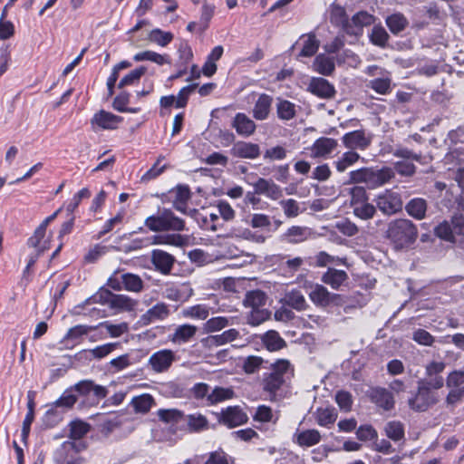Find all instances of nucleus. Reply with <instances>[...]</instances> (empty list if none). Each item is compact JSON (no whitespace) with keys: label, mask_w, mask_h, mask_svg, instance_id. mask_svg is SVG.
Listing matches in <instances>:
<instances>
[{"label":"nucleus","mask_w":464,"mask_h":464,"mask_svg":"<svg viewBox=\"0 0 464 464\" xmlns=\"http://www.w3.org/2000/svg\"><path fill=\"white\" fill-rule=\"evenodd\" d=\"M146 69L143 66L136 68L125 75L119 82L118 87L123 88L127 85L134 84L145 73Z\"/></svg>","instance_id":"obj_63"},{"label":"nucleus","mask_w":464,"mask_h":464,"mask_svg":"<svg viewBox=\"0 0 464 464\" xmlns=\"http://www.w3.org/2000/svg\"><path fill=\"white\" fill-rule=\"evenodd\" d=\"M276 113L280 120L289 121L295 117V105L287 100H278Z\"/></svg>","instance_id":"obj_37"},{"label":"nucleus","mask_w":464,"mask_h":464,"mask_svg":"<svg viewBox=\"0 0 464 464\" xmlns=\"http://www.w3.org/2000/svg\"><path fill=\"white\" fill-rule=\"evenodd\" d=\"M320 46V41L314 33L302 34L295 42L293 48L299 49V55L303 57L314 56Z\"/></svg>","instance_id":"obj_14"},{"label":"nucleus","mask_w":464,"mask_h":464,"mask_svg":"<svg viewBox=\"0 0 464 464\" xmlns=\"http://www.w3.org/2000/svg\"><path fill=\"white\" fill-rule=\"evenodd\" d=\"M265 360L260 356L249 355L243 360L242 369L246 374L257 372L262 367Z\"/></svg>","instance_id":"obj_49"},{"label":"nucleus","mask_w":464,"mask_h":464,"mask_svg":"<svg viewBox=\"0 0 464 464\" xmlns=\"http://www.w3.org/2000/svg\"><path fill=\"white\" fill-rule=\"evenodd\" d=\"M307 90L323 99L333 98L335 94L334 86L326 79L321 77H313L310 80Z\"/></svg>","instance_id":"obj_16"},{"label":"nucleus","mask_w":464,"mask_h":464,"mask_svg":"<svg viewBox=\"0 0 464 464\" xmlns=\"http://www.w3.org/2000/svg\"><path fill=\"white\" fill-rule=\"evenodd\" d=\"M120 346L121 343L119 342L108 343L102 345H99L93 349H90L89 353H91L92 359L101 360L114 352Z\"/></svg>","instance_id":"obj_47"},{"label":"nucleus","mask_w":464,"mask_h":464,"mask_svg":"<svg viewBox=\"0 0 464 464\" xmlns=\"http://www.w3.org/2000/svg\"><path fill=\"white\" fill-rule=\"evenodd\" d=\"M386 436L393 441L404 439V426L399 420H391L384 427Z\"/></svg>","instance_id":"obj_42"},{"label":"nucleus","mask_w":464,"mask_h":464,"mask_svg":"<svg viewBox=\"0 0 464 464\" xmlns=\"http://www.w3.org/2000/svg\"><path fill=\"white\" fill-rule=\"evenodd\" d=\"M121 121L122 118L121 116L102 110L94 114L91 123L94 130H96L95 126L102 130H114Z\"/></svg>","instance_id":"obj_17"},{"label":"nucleus","mask_w":464,"mask_h":464,"mask_svg":"<svg viewBox=\"0 0 464 464\" xmlns=\"http://www.w3.org/2000/svg\"><path fill=\"white\" fill-rule=\"evenodd\" d=\"M149 39L161 46H166L173 40V34L170 32L153 29L149 34Z\"/></svg>","instance_id":"obj_57"},{"label":"nucleus","mask_w":464,"mask_h":464,"mask_svg":"<svg viewBox=\"0 0 464 464\" xmlns=\"http://www.w3.org/2000/svg\"><path fill=\"white\" fill-rule=\"evenodd\" d=\"M293 376L294 367L291 362L286 359H277L270 364L269 372L263 374V390L276 397L277 392L287 385Z\"/></svg>","instance_id":"obj_2"},{"label":"nucleus","mask_w":464,"mask_h":464,"mask_svg":"<svg viewBox=\"0 0 464 464\" xmlns=\"http://www.w3.org/2000/svg\"><path fill=\"white\" fill-rule=\"evenodd\" d=\"M442 388V380L420 379L415 392L407 400L408 407L414 412H425L439 402V396L433 390Z\"/></svg>","instance_id":"obj_1"},{"label":"nucleus","mask_w":464,"mask_h":464,"mask_svg":"<svg viewBox=\"0 0 464 464\" xmlns=\"http://www.w3.org/2000/svg\"><path fill=\"white\" fill-rule=\"evenodd\" d=\"M131 404L137 412L146 413L154 404V399L151 395L145 393L134 397L131 401Z\"/></svg>","instance_id":"obj_46"},{"label":"nucleus","mask_w":464,"mask_h":464,"mask_svg":"<svg viewBox=\"0 0 464 464\" xmlns=\"http://www.w3.org/2000/svg\"><path fill=\"white\" fill-rule=\"evenodd\" d=\"M135 360H133L131 354L124 353L120 355L109 362L110 370H112L113 372H118L135 363Z\"/></svg>","instance_id":"obj_48"},{"label":"nucleus","mask_w":464,"mask_h":464,"mask_svg":"<svg viewBox=\"0 0 464 464\" xmlns=\"http://www.w3.org/2000/svg\"><path fill=\"white\" fill-rule=\"evenodd\" d=\"M370 41L372 44L379 47H385L390 38L385 28L382 25H374L369 34Z\"/></svg>","instance_id":"obj_44"},{"label":"nucleus","mask_w":464,"mask_h":464,"mask_svg":"<svg viewBox=\"0 0 464 464\" xmlns=\"http://www.w3.org/2000/svg\"><path fill=\"white\" fill-rule=\"evenodd\" d=\"M215 9L216 7L214 5L204 2L201 8L200 22L198 24L200 33L204 32L208 27L209 22L214 15Z\"/></svg>","instance_id":"obj_53"},{"label":"nucleus","mask_w":464,"mask_h":464,"mask_svg":"<svg viewBox=\"0 0 464 464\" xmlns=\"http://www.w3.org/2000/svg\"><path fill=\"white\" fill-rule=\"evenodd\" d=\"M311 301L320 307H327L330 292L323 285L316 284L309 294Z\"/></svg>","instance_id":"obj_34"},{"label":"nucleus","mask_w":464,"mask_h":464,"mask_svg":"<svg viewBox=\"0 0 464 464\" xmlns=\"http://www.w3.org/2000/svg\"><path fill=\"white\" fill-rule=\"evenodd\" d=\"M330 21L334 25L341 27L346 33V29L348 28V25H350L351 20H349L343 7L338 5H333L331 8Z\"/></svg>","instance_id":"obj_29"},{"label":"nucleus","mask_w":464,"mask_h":464,"mask_svg":"<svg viewBox=\"0 0 464 464\" xmlns=\"http://www.w3.org/2000/svg\"><path fill=\"white\" fill-rule=\"evenodd\" d=\"M72 389H74L77 399L82 400L81 405L82 407H96L109 394L107 387L97 384L91 379L79 381L72 385Z\"/></svg>","instance_id":"obj_6"},{"label":"nucleus","mask_w":464,"mask_h":464,"mask_svg":"<svg viewBox=\"0 0 464 464\" xmlns=\"http://www.w3.org/2000/svg\"><path fill=\"white\" fill-rule=\"evenodd\" d=\"M174 361V352L163 349L151 354L149 359V364L155 372H164L170 368Z\"/></svg>","instance_id":"obj_13"},{"label":"nucleus","mask_w":464,"mask_h":464,"mask_svg":"<svg viewBox=\"0 0 464 464\" xmlns=\"http://www.w3.org/2000/svg\"><path fill=\"white\" fill-rule=\"evenodd\" d=\"M144 225L153 232H183L188 229L183 218L178 217L170 208H163L156 215L148 217Z\"/></svg>","instance_id":"obj_5"},{"label":"nucleus","mask_w":464,"mask_h":464,"mask_svg":"<svg viewBox=\"0 0 464 464\" xmlns=\"http://www.w3.org/2000/svg\"><path fill=\"white\" fill-rule=\"evenodd\" d=\"M435 235L449 242H456L457 239L455 238V236L452 231V227L450 226V221H443L440 223L436 227L434 228Z\"/></svg>","instance_id":"obj_54"},{"label":"nucleus","mask_w":464,"mask_h":464,"mask_svg":"<svg viewBox=\"0 0 464 464\" xmlns=\"http://www.w3.org/2000/svg\"><path fill=\"white\" fill-rule=\"evenodd\" d=\"M322 436L317 430L311 429L305 430L301 432H295L293 437V441L300 447H312L321 441Z\"/></svg>","instance_id":"obj_25"},{"label":"nucleus","mask_w":464,"mask_h":464,"mask_svg":"<svg viewBox=\"0 0 464 464\" xmlns=\"http://www.w3.org/2000/svg\"><path fill=\"white\" fill-rule=\"evenodd\" d=\"M448 388L464 387V370H454L450 372L446 379Z\"/></svg>","instance_id":"obj_64"},{"label":"nucleus","mask_w":464,"mask_h":464,"mask_svg":"<svg viewBox=\"0 0 464 464\" xmlns=\"http://www.w3.org/2000/svg\"><path fill=\"white\" fill-rule=\"evenodd\" d=\"M307 228L299 226H293L284 234V238L292 244L300 243L306 239Z\"/></svg>","instance_id":"obj_45"},{"label":"nucleus","mask_w":464,"mask_h":464,"mask_svg":"<svg viewBox=\"0 0 464 464\" xmlns=\"http://www.w3.org/2000/svg\"><path fill=\"white\" fill-rule=\"evenodd\" d=\"M446 363L444 362L431 361L425 366V374L428 380H436L440 378L442 380V386L444 385V379L440 373L445 370Z\"/></svg>","instance_id":"obj_50"},{"label":"nucleus","mask_w":464,"mask_h":464,"mask_svg":"<svg viewBox=\"0 0 464 464\" xmlns=\"http://www.w3.org/2000/svg\"><path fill=\"white\" fill-rule=\"evenodd\" d=\"M404 208L410 217L422 220L426 218L428 202L423 198H413L406 203Z\"/></svg>","instance_id":"obj_22"},{"label":"nucleus","mask_w":464,"mask_h":464,"mask_svg":"<svg viewBox=\"0 0 464 464\" xmlns=\"http://www.w3.org/2000/svg\"><path fill=\"white\" fill-rule=\"evenodd\" d=\"M360 158V155L353 150L346 151L336 161H334L335 168L338 172H343L349 167L355 164Z\"/></svg>","instance_id":"obj_39"},{"label":"nucleus","mask_w":464,"mask_h":464,"mask_svg":"<svg viewBox=\"0 0 464 464\" xmlns=\"http://www.w3.org/2000/svg\"><path fill=\"white\" fill-rule=\"evenodd\" d=\"M232 127L236 129L238 135L248 137L256 130V123L245 113L238 112L236 114Z\"/></svg>","instance_id":"obj_23"},{"label":"nucleus","mask_w":464,"mask_h":464,"mask_svg":"<svg viewBox=\"0 0 464 464\" xmlns=\"http://www.w3.org/2000/svg\"><path fill=\"white\" fill-rule=\"evenodd\" d=\"M175 232L171 234H163V245H169L178 247L186 246L188 242V237Z\"/></svg>","instance_id":"obj_58"},{"label":"nucleus","mask_w":464,"mask_h":464,"mask_svg":"<svg viewBox=\"0 0 464 464\" xmlns=\"http://www.w3.org/2000/svg\"><path fill=\"white\" fill-rule=\"evenodd\" d=\"M99 301L109 304L111 308L125 311H131L136 305V302L130 297L124 295H115L104 287L100 289Z\"/></svg>","instance_id":"obj_7"},{"label":"nucleus","mask_w":464,"mask_h":464,"mask_svg":"<svg viewBox=\"0 0 464 464\" xmlns=\"http://www.w3.org/2000/svg\"><path fill=\"white\" fill-rule=\"evenodd\" d=\"M233 459L222 449L211 451L204 464H233Z\"/></svg>","instance_id":"obj_55"},{"label":"nucleus","mask_w":464,"mask_h":464,"mask_svg":"<svg viewBox=\"0 0 464 464\" xmlns=\"http://www.w3.org/2000/svg\"><path fill=\"white\" fill-rule=\"evenodd\" d=\"M218 421L229 429L247 422L248 417L239 406H229L218 413Z\"/></svg>","instance_id":"obj_9"},{"label":"nucleus","mask_w":464,"mask_h":464,"mask_svg":"<svg viewBox=\"0 0 464 464\" xmlns=\"http://www.w3.org/2000/svg\"><path fill=\"white\" fill-rule=\"evenodd\" d=\"M394 172H397L399 175L403 177H411L416 172V166L412 162H409L407 160L397 161L393 164V169H392Z\"/></svg>","instance_id":"obj_62"},{"label":"nucleus","mask_w":464,"mask_h":464,"mask_svg":"<svg viewBox=\"0 0 464 464\" xmlns=\"http://www.w3.org/2000/svg\"><path fill=\"white\" fill-rule=\"evenodd\" d=\"M392 178H394V173L389 167H383L380 169L364 167L351 171L346 184L364 183L368 188L372 189L386 184Z\"/></svg>","instance_id":"obj_4"},{"label":"nucleus","mask_w":464,"mask_h":464,"mask_svg":"<svg viewBox=\"0 0 464 464\" xmlns=\"http://www.w3.org/2000/svg\"><path fill=\"white\" fill-rule=\"evenodd\" d=\"M230 153L237 158L254 160L259 157L260 147L252 142L237 141L234 143Z\"/></svg>","instance_id":"obj_19"},{"label":"nucleus","mask_w":464,"mask_h":464,"mask_svg":"<svg viewBox=\"0 0 464 464\" xmlns=\"http://www.w3.org/2000/svg\"><path fill=\"white\" fill-rule=\"evenodd\" d=\"M385 23L393 34H399L405 30L409 24L408 19L401 13H394L388 15L385 19Z\"/></svg>","instance_id":"obj_31"},{"label":"nucleus","mask_w":464,"mask_h":464,"mask_svg":"<svg viewBox=\"0 0 464 464\" xmlns=\"http://www.w3.org/2000/svg\"><path fill=\"white\" fill-rule=\"evenodd\" d=\"M90 424L82 420H73L70 423V438L80 440L90 430Z\"/></svg>","instance_id":"obj_52"},{"label":"nucleus","mask_w":464,"mask_h":464,"mask_svg":"<svg viewBox=\"0 0 464 464\" xmlns=\"http://www.w3.org/2000/svg\"><path fill=\"white\" fill-rule=\"evenodd\" d=\"M234 392L229 388H224L217 386L215 389L208 395L207 401L208 405H214L216 403L221 402L223 401L233 398Z\"/></svg>","instance_id":"obj_40"},{"label":"nucleus","mask_w":464,"mask_h":464,"mask_svg":"<svg viewBox=\"0 0 464 464\" xmlns=\"http://www.w3.org/2000/svg\"><path fill=\"white\" fill-rule=\"evenodd\" d=\"M150 262L156 271L167 276L171 273L176 258L162 249H153L150 254Z\"/></svg>","instance_id":"obj_12"},{"label":"nucleus","mask_w":464,"mask_h":464,"mask_svg":"<svg viewBox=\"0 0 464 464\" xmlns=\"http://www.w3.org/2000/svg\"><path fill=\"white\" fill-rule=\"evenodd\" d=\"M370 401L384 411L395 407V399L392 392L383 387H372L367 392Z\"/></svg>","instance_id":"obj_10"},{"label":"nucleus","mask_w":464,"mask_h":464,"mask_svg":"<svg viewBox=\"0 0 464 464\" xmlns=\"http://www.w3.org/2000/svg\"><path fill=\"white\" fill-rule=\"evenodd\" d=\"M312 68L320 74L331 75L335 69V65L334 60H314Z\"/></svg>","instance_id":"obj_60"},{"label":"nucleus","mask_w":464,"mask_h":464,"mask_svg":"<svg viewBox=\"0 0 464 464\" xmlns=\"http://www.w3.org/2000/svg\"><path fill=\"white\" fill-rule=\"evenodd\" d=\"M375 16L366 11L356 13L350 21L346 34L351 35H361L364 26H370L375 23Z\"/></svg>","instance_id":"obj_15"},{"label":"nucleus","mask_w":464,"mask_h":464,"mask_svg":"<svg viewBox=\"0 0 464 464\" xmlns=\"http://www.w3.org/2000/svg\"><path fill=\"white\" fill-rule=\"evenodd\" d=\"M343 145L351 150H365L371 143V139L365 136L363 130L348 132L343 136Z\"/></svg>","instance_id":"obj_21"},{"label":"nucleus","mask_w":464,"mask_h":464,"mask_svg":"<svg viewBox=\"0 0 464 464\" xmlns=\"http://www.w3.org/2000/svg\"><path fill=\"white\" fill-rule=\"evenodd\" d=\"M123 288L127 291L139 293L143 289L142 279L135 274L125 273L121 275Z\"/></svg>","instance_id":"obj_38"},{"label":"nucleus","mask_w":464,"mask_h":464,"mask_svg":"<svg viewBox=\"0 0 464 464\" xmlns=\"http://www.w3.org/2000/svg\"><path fill=\"white\" fill-rule=\"evenodd\" d=\"M346 259L329 255L324 251L319 252L315 256V266L318 267H324L329 264H345Z\"/></svg>","instance_id":"obj_59"},{"label":"nucleus","mask_w":464,"mask_h":464,"mask_svg":"<svg viewBox=\"0 0 464 464\" xmlns=\"http://www.w3.org/2000/svg\"><path fill=\"white\" fill-rule=\"evenodd\" d=\"M337 418V414L334 409L318 408L315 411V420L318 425L322 427H328L333 424Z\"/></svg>","instance_id":"obj_43"},{"label":"nucleus","mask_w":464,"mask_h":464,"mask_svg":"<svg viewBox=\"0 0 464 464\" xmlns=\"http://www.w3.org/2000/svg\"><path fill=\"white\" fill-rule=\"evenodd\" d=\"M271 315V312L262 307L252 309L247 316V323L251 325H259L267 320Z\"/></svg>","instance_id":"obj_56"},{"label":"nucleus","mask_w":464,"mask_h":464,"mask_svg":"<svg viewBox=\"0 0 464 464\" xmlns=\"http://www.w3.org/2000/svg\"><path fill=\"white\" fill-rule=\"evenodd\" d=\"M337 147V141L332 138L322 137L317 139L313 146L317 156H324L331 153Z\"/></svg>","instance_id":"obj_35"},{"label":"nucleus","mask_w":464,"mask_h":464,"mask_svg":"<svg viewBox=\"0 0 464 464\" xmlns=\"http://www.w3.org/2000/svg\"><path fill=\"white\" fill-rule=\"evenodd\" d=\"M352 208L354 216L363 220L372 218L376 212L375 207L367 201L364 203L359 202L358 205H354Z\"/></svg>","instance_id":"obj_51"},{"label":"nucleus","mask_w":464,"mask_h":464,"mask_svg":"<svg viewBox=\"0 0 464 464\" xmlns=\"http://www.w3.org/2000/svg\"><path fill=\"white\" fill-rule=\"evenodd\" d=\"M267 295L262 290L256 289L248 291L244 299V305L252 309L260 308L266 305Z\"/></svg>","instance_id":"obj_33"},{"label":"nucleus","mask_w":464,"mask_h":464,"mask_svg":"<svg viewBox=\"0 0 464 464\" xmlns=\"http://www.w3.org/2000/svg\"><path fill=\"white\" fill-rule=\"evenodd\" d=\"M239 336V333L236 329H228L220 334L209 335L202 340L205 346L211 348L214 346L223 345L227 343L236 340Z\"/></svg>","instance_id":"obj_24"},{"label":"nucleus","mask_w":464,"mask_h":464,"mask_svg":"<svg viewBox=\"0 0 464 464\" xmlns=\"http://www.w3.org/2000/svg\"><path fill=\"white\" fill-rule=\"evenodd\" d=\"M271 104L272 98L267 94H261L253 110L254 117L259 121L266 120L269 114Z\"/></svg>","instance_id":"obj_30"},{"label":"nucleus","mask_w":464,"mask_h":464,"mask_svg":"<svg viewBox=\"0 0 464 464\" xmlns=\"http://www.w3.org/2000/svg\"><path fill=\"white\" fill-rule=\"evenodd\" d=\"M77 395L74 392V389H72V385L67 388L62 396L57 399L52 406L54 408H63V409H72L74 404L77 402Z\"/></svg>","instance_id":"obj_36"},{"label":"nucleus","mask_w":464,"mask_h":464,"mask_svg":"<svg viewBox=\"0 0 464 464\" xmlns=\"http://www.w3.org/2000/svg\"><path fill=\"white\" fill-rule=\"evenodd\" d=\"M198 83H191L181 88L176 97V108L186 107L190 94L198 88Z\"/></svg>","instance_id":"obj_61"},{"label":"nucleus","mask_w":464,"mask_h":464,"mask_svg":"<svg viewBox=\"0 0 464 464\" xmlns=\"http://www.w3.org/2000/svg\"><path fill=\"white\" fill-rule=\"evenodd\" d=\"M198 328L191 324L179 325L174 333L169 336V340L174 343H185L190 341L196 334Z\"/></svg>","instance_id":"obj_28"},{"label":"nucleus","mask_w":464,"mask_h":464,"mask_svg":"<svg viewBox=\"0 0 464 464\" xmlns=\"http://www.w3.org/2000/svg\"><path fill=\"white\" fill-rule=\"evenodd\" d=\"M57 464H86V459L82 457L73 441H64L57 450L55 455Z\"/></svg>","instance_id":"obj_8"},{"label":"nucleus","mask_w":464,"mask_h":464,"mask_svg":"<svg viewBox=\"0 0 464 464\" xmlns=\"http://www.w3.org/2000/svg\"><path fill=\"white\" fill-rule=\"evenodd\" d=\"M262 342L270 352L278 351L286 346L285 341L275 330L267 331L263 335Z\"/></svg>","instance_id":"obj_32"},{"label":"nucleus","mask_w":464,"mask_h":464,"mask_svg":"<svg viewBox=\"0 0 464 464\" xmlns=\"http://www.w3.org/2000/svg\"><path fill=\"white\" fill-rule=\"evenodd\" d=\"M285 304L297 311H303L306 308V301L304 295L299 290H292L285 295Z\"/></svg>","instance_id":"obj_41"},{"label":"nucleus","mask_w":464,"mask_h":464,"mask_svg":"<svg viewBox=\"0 0 464 464\" xmlns=\"http://www.w3.org/2000/svg\"><path fill=\"white\" fill-rule=\"evenodd\" d=\"M158 417L160 420L165 423H170L172 426H176L175 430H179V427L183 424L185 420V413L182 411L177 409H160L158 411Z\"/></svg>","instance_id":"obj_26"},{"label":"nucleus","mask_w":464,"mask_h":464,"mask_svg":"<svg viewBox=\"0 0 464 464\" xmlns=\"http://www.w3.org/2000/svg\"><path fill=\"white\" fill-rule=\"evenodd\" d=\"M385 237L396 249L407 248L417 240L418 228L410 219L397 218L388 224Z\"/></svg>","instance_id":"obj_3"},{"label":"nucleus","mask_w":464,"mask_h":464,"mask_svg":"<svg viewBox=\"0 0 464 464\" xmlns=\"http://www.w3.org/2000/svg\"><path fill=\"white\" fill-rule=\"evenodd\" d=\"M208 429V420L201 413L185 414L183 424L179 427V430L190 433L200 432Z\"/></svg>","instance_id":"obj_18"},{"label":"nucleus","mask_w":464,"mask_h":464,"mask_svg":"<svg viewBox=\"0 0 464 464\" xmlns=\"http://www.w3.org/2000/svg\"><path fill=\"white\" fill-rule=\"evenodd\" d=\"M169 314V309L164 303H158L150 308L142 316L143 324H149L154 320H163Z\"/></svg>","instance_id":"obj_27"},{"label":"nucleus","mask_w":464,"mask_h":464,"mask_svg":"<svg viewBox=\"0 0 464 464\" xmlns=\"http://www.w3.org/2000/svg\"><path fill=\"white\" fill-rule=\"evenodd\" d=\"M349 280L348 274L344 270L328 267L321 277V281L334 290H339Z\"/></svg>","instance_id":"obj_20"},{"label":"nucleus","mask_w":464,"mask_h":464,"mask_svg":"<svg viewBox=\"0 0 464 464\" xmlns=\"http://www.w3.org/2000/svg\"><path fill=\"white\" fill-rule=\"evenodd\" d=\"M377 208L386 215H393L400 212L403 208L401 197L399 193L386 191L376 199Z\"/></svg>","instance_id":"obj_11"}]
</instances>
